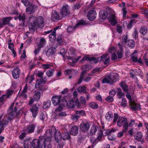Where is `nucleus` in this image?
<instances>
[{"label": "nucleus", "mask_w": 148, "mask_h": 148, "mask_svg": "<svg viewBox=\"0 0 148 148\" xmlns=\"http://www.w3.org/2000/svg\"><path fill=\"white\" fill-rule=\"evenodd\" d=\"M51 105V102L50 100H47L46 102H44L43 105V107L45 108H49Z\"/></svg>", "instance_id": "nucleus-45"}, {"label": "nucleus", "mask_w": 148, "mask_h": 148, "mask_svg": "<svg viewBox=\"0 0 148 148\" xmlns=\"http://www.w3.org/2000/svg\"><path fill=\"white\" fill-rule=\"evenodd\" d=\"M27 134L26 132H22L19 136V138L21 140H23L24 138L25 137L26 134Z\"/></svg>", "instance_id": "nucleus-56"}, {"label": "nucleus", "mask_w": 148, "mask_h": 148, "mask_svg": "<svg viewBox=\"0 0 148 148\" xmlns=\"http://www.w3.org/2000/svg\"><path fill=\"white\" fill-rule=\"evenodd\" d=\"M80 103H79L81 104H81L84 106L85 105L86 103V100L85 98L83 96H81L79 98Z\"/></svg>", "instance_id": "nucleus-43"}, {"label": "nucleus", "mask_w": 148, "mask_h": 148, "mask_svg": "<svg viewBox=\"0 0 148 148\" xmlns=\"http://www.w3.org/2000/svg\"><path fill=\"white\" fill-rule=\"evenodd\" d=\"M44 142L42 144V148H52V146L51 145V141L49 140H45V138H44Z\"/></svg>", "instance_id": "nucleus-24"}, {"label": "nucleus", "mask_w": 148, "mask_h": 148, "mask_svg": "<svg viewBox=\"0 0 148 148\" xmlns=\"http://www.w3.org/2000/svg\"><path fill=\"white\" fill-rule=\"evenodd\" d=\"M44 137L40 136L38 139H34L31 143L33 148H42V144L44 142Z\"/></svg>", "instance_id": "nucleus-3"}, {"label": "nucleus", "mask_w": 148, "mask_h": 148, "mask_svg": "<svg viewBox=\"0 0 148 148\" xmlns=\"http://www.w3.org/2000/svg\"><path fill=\"white\" fill-rule=\"evenodd\" d=\"M21 70L18 67L15 68L12 71V74L13 77L15 79L18 78L20 76L21 73Z\"/></svg>", "instance_id": "nucleus-16"}, {"label": "nucleus", "mask_w": 148, "mask_h": 148, "mask_svg": "<svg viewBox=\"0 0 148 148\" xmlns=\"http://www.w3.org/2000/svg\"><path fill=\"white\" fill-rule=\"evenodd\" d=\"M77 91L79 93H81L82 92L85 93L86 92V87L85 86H80L77 88Z\"/></svg>", "instance_id": "nucleus-34"}, {"label": "nucleus", "mask_w": 148, "mask_h": 148, "mask_svg": "<svg viewBox=\"0 0 148 148\" xmlns=\"http://www.w3.org/2000/svg\"><path fill=\"white\" fill-rule=\"evenodd\" d=\"M119 117L117 113H114V118L113 121V123H115L117 121Z\"/></svg>", "instance_id": "nucleus-55"}, {"label": "nucleus", "mask_w": 148, "mask_h": 148, "mask_svg": "<svg viewBox=\"0 0 148 148\" xmlns=\"http://www.w3.org/2000/svg\"><path fill=\"white\" fill-rule=\"evenodd\" d=\"M39 118L41 120H44L45 118V115L42 112L40 113L39 116Z\"/></svg>", "instance_id": "nucleus-64"}, {"label": "nucleus", "mask_w": 148, "mask_h": 148, "mask_svg": "<svg viewBox=\"0 0 148 148\" xmlns=\"http://www.w3.org/2000/svg\"><path fill=\"white\" fill-rule=\"evenodd\" d=\"M47 77H40L37 80L35 84V87L36 88L39 87L40 85L41 84H45L47 82Z\"/></svg>", "instance_id": "nucleus-14"}, {"label": "nucleus", "mask_w": 148, "mask_h": 148, "mask_svg": "<svg viewBox=\"0 0 148 148\" xmlns=\"http://www.w3.org/2000/svg\"><path fill=\"white\" fill-rule=\"evenodd\" d=\"M143 136L142 134L140 132L137 133L134 136L135 139L138 141L142 139Z\"/></svg>", "instance_id": "nucleus-38"}, {"label": "nucleus", "mask_w": 148, "mask_h": 148, "mask_svg": "<svg viewBox=\"0 0 148 148\" xmlns=\"http://www.w3.org/2000/svg\"><path fill=\"white\" fill-rule=\"evenodd\" d=\"M96 15L97 13L95 10H90L87 14V17L89 20L92 21L96 18Z\"/></svg>", "instance_id": "nucleus-15"}, {"label": "nucleus", "mask_w": 148, "mask_h": 148, "mask_svg": "<svg viewBox=\"0 0 148 148\" xmlns=\"http://www.w3.org/2000/svg\"><path fill=\"white\" fill-rule=\"evenodd\" d=\"M55 140L57 143H58L61 139V134L58 130H56L54 132Z\"/></svg>", "instance_id": "nucleus-22"}, {"label": "nucleus", "mask_w": 148, "mask_h": 148, "mask_svg": "<svg viewBox=\"0 0 148 148\" xmlns=\"http://www.w3.org/2000/svg\"><path fill=\"white\" fill-rule=\"evenodd\" d=\"M98 127L97 126L93 125L91 127L90 134L92 135L95 134V132L97 130Z\"/></svg>", "instance_id": "nucleus-35"}, {"label": "nucleus", "mask_w": 148, "mask_h": 148, "mask_svg": "<svg viewBox=\"0 0 148 148\" xmlns=\"http://www.w3.org/2000/svg\"><path fill=\"white\" fill-rule=\"evenodd\" d=\"M78 128L77 126H73L72 127L70 131V134L73 136H76L78 133Z\"/></svg>", "instance_id": "nucleus-25"}, {"label": "nucleus", "mask_w": 148, "mask_h": 148, "mask_svg": "<svg viewBox=\"0 0 148 148\" xmlns=\"http://www.w3.org/2000/svg\"><path fill=\"white\" fill-rule=\"evenodd\" d=\"M90 126V122H83L80 125V130L82 132L85 133L88 132Z\"/></svg>", "instance_id": "nucleus-10"}, {"label": "nucleus", "mask_w": 148, "mask_h": 148, "mask_svg": "<svg viewBox=\"0 0 148 148\" xmlns=\"http://www.w3.org/2000/svg\"><path fill=\"white\" fill-rule=\"evenodd\" d=\"M147 28L146 27L143 26L141 27L140 29V32L142 35H145L147 32Z\"/></svg>", "instance_id": "nucleus-40"}, {"label": "nucleus", "mask_w": 148, "mask_h": 148, "mask_svg": "<svg viewBox=\"0 0 148 148\" xmlns=\"http://www.w3.org/2000/svg\"><path fill=\"white\" fill-rule=\"evenodd\" d=\"M120 85L121 87L122 88L123 90L126 93H128V86L125 83L123 82H122Z\"/></svg>", "instance_id": "nucleus-29"}, {"label": "nucleus", "mask_w": 148, "mask_h": 148, "mask_svg": "<svg viewBox=\"0 0 148 148\" xmlns=\"http://www.w3.org/2000/svg\"><path fill=\"white\" fill-rule=\"evenodd\" d=\"M34 79V77L33 76H31L30 77L27 76L26 79V81L29 83V84H30L32 83V81Z\"/></svg>", "instance_id": "nucleus-53"}, {"label": "nucleus", "mask_w": 148, "mask_h": 148, "mask_svg": "<svg viewBox=\"0 0 148 148\" xmlns=\"http://www.w3.org/2000/svg\"><path fill=\"white\" fill-rule=\"evenodd\" d=\"M18 20L20 21H21V23L22 25H24L25 19V14H20L18 16Z\"/></svg>", "instance_id": "nucleus-31"}, {"label": "nucleus", "mask_w": 148, "mask_h": 148, "mask_svg": "<svg viewBox=\"0 0 148 148\" xmlns=\"http://www.w3.org/2000/svg\"><path fill=\"white\" fill-rule=\"evenodd\" d=\"M105 100L109 102H112L114 101V99L113 97L111 96H108L105 99Z\"/></svg>", "instance_id": "nucleus-58"}, {"label": "nucleus", "mask_w": 148, "mask_h": 148, "mask_svg": "<svg viewBox=\"0 0 148 148\" xmlns=\"http://www.w3.org/2000/svg\"><path fill=\"white\" fill-rule=\"evenodd\" d=\"M52 129L51 130H47L45 133V136H42L45 138V140H49L50 141H51V138L52 136Z\"/></svg>", "instance_id": "nucleus-20"}, {"label": "nucleus", "mask_w": 148, "mask_h": 148, "mask_svg": "<svg viewBox=\"0 0 148 148\" xmlns=\"http://www.w3.org/2000/svg\"><path fill=\"white\" fill-rule=\"evenodd\" d=\"M78 101L77 100L76 102H75L73 99L69 101L68 103L66 105H67L68 107L70 108H74L75 106H76L78 108H81V104L78 102Z\"/></svg>", "instance_id": "nucleus-13"}, {"label": "nucleus", "mask_w": 148, "mask_h": 148, "mask_svg": "<svg viewBox=\"0 0 148 148\" xmlns=\"http://www.w3.org/2000/svg\"><path fill=\"white\" fill-rule=\"evenodd\" d=\"M57 40L58 43L61 44L62 42V36L61 35L59 36L57 38Z\"/></svg>", "instance_id": "nucleus-62"}, {"label": "nucleus", "mask_w": 148, "mask_h": 148, "mask_svg": "<svg viewBox=\"0 0 148 148\" xmlns=\"http://www.w3.org/2000/svg\"><path fill=\"white\" fill-rule=\"evenodd\" d=\"M108 54H103L102 56L95 58L94 61L97 63L98 62H103L105 65L107 64L110 62V58L109 57L107 58Z\"/></svg>", "instance_id": "nucleus-6"}, {"label": "nucleus", "mask_w": 148, "mask_h": 148, "mask_svg": "<svg viewBox=\"0 0 148 148\" xmlns=\"http://www.w3.org/2000/svg\"><path fill=\"white\" fill-rule=\"evenodd\" d=\"M117 125L120 127L122 126L123 129H125L124 130L125 131L126 129H127L128 127V122L127 119L126 117L123 116H119L117 122Z\"/></svg>", "instance_id": "nucleus-4"}, {"label": "nucleus", "mask_w": 148, "mask_h": 148, "mask_svg": "<svg viewBox=\"0 0 148 148\" xmlns=\"http://www.w3.org/2000/svg\"><path fill=\"white\" fill-rule=\"evenodd\" d=\"M81 68L82 69L84 70L83 71H86H86L89 70L91 69V66L88 64L83 66Z\"/></svg>", "instance_id": "nucleus-46"}, {"label": "nucleus", "mask_w": 148, "mask_h": 148, "mask_svg": "<svg viewBox=\"0 0 148 148\" xmlns=\"http://www.w3.org/2000/svg\"><path fill=\"white\" fill-rule=\"evenodd\" d=\"M117 75L114 73L110 74L109 76L106 78H104L102 81V83H110L115 82L117 81Z\"/></svg>", "instance_id": "nucleus-5"}, {"label": "nucleus", "mask_w": 148, "mask_h": 148, "mask_svg": "<svg viewBox=\"0 0 148 148\" xmlns=\"http://www.w3.org/2000/svg\"><path fill=\"white\" fill-rule=\"evenodd\" d=\"M86 57V60L87 61H93L95 59V57H90L89 55H86L85 56Z\"/></svg>", "instance_id": "nucleus-59"}, {"label": "nucleus", "mask_w": 148, "mask_h": 148, "mask_svg": "<svg viewBox=\"0 0 148 148\" xmlns=\"http://www.w3.org/2000/svg\"><path fill=\"white\" fill-rule=\"evenodd\" d=\"M45 40L43 38H41L40 42L38 44V46L40 47H42L45 44Z\"/></svg>", "instance_id": "nucleus-41"}, {"label": "nucleus", "mask_w": 148, "mask_h": 148, "mask_svg": "<svg viewBox=\"0 0 148 148\" xmlns=\"http://www.w3.org/2000/svg\"><path fill=\"white\" fill-rule=\"evenodd\" d=\"M118 92L117 94V96L118 98L121 99L124 98L125 94L122 93V90L120 88H117Z\"/></svg>", "instance_id": "nucleus-32"}, {"label": "nucleus", "mask_w": 148, "mask_h": 148, "mask_svg": "<svg viewBox=\"0 0 148 148\" xmlns=\"http://www.w3.org/2000/svg\"><path fill=\"white\" fill-rule=\"evenodd\" d=\"M122 99V101L121 103V106L122 107H125L127 105V103L126 99L125 98Z\"/></svg>", "instance_id": "nucleus-49"}, {"label": "nucleus", "mask_w": 148, "mask_h": 148, "mask_svg": "<svg viewBox=\"0 0 148 148\" xmlns=\"http://www.w3.org/2000/svg\"><path fill=\"white\" fill-rule=\"evenodd\" d=\"M62 110L56 111V112L55 116L56 119H60L65 117L67 115V114L65 111H61Z\"/></svg>", "instance_id": "nucleus-17"}, {"label": "nucleus", "mask_w": 148, "mask_h": 148, "mask_svg": "<svg viewBox=\"0 0 148 148\" xmlns=\"http://www.w3.org/2000/svg\"><path fill=\"white\" fill-rule=\"evenodd\" d=\"M21 2L23 3L25 6H27L31 3L28 0H21Z\"/></svg>", "instance_id": "nucleus-57"}, {"label": "nucleus", "mask_w": 148, "mask_h": 148, "mask_svg": "<svg viewBox=\"0 0 148 148\" xmlns=\"http://www.w3.org/2000/svg\"><path fill=\"white\" fill-rule=\"evenodd\" d=\"M76 113L77 114H79V116L80 117L81 116H84L85 115V111L83 110H77L76 111Z\"/></svg>", "instance_id": "nucleus-52"}, {"label": "nucleus", "mask_w": 148, "mask_h": 148, "mask_svg": "<svg viewBox=\"0 0 148 148\" xmlns=\"http://www.w3.org/2000/svg\"><path fill=\"white\" fill-rule=\"evenodd\" d=\"M24 148H32L31 143L28 140H25L24 141Z\"/></svg>", "instance_id": "nucleus-36"}, {"label": "nucleus", "mask_w": 148, "mask_h": 148, "mask_svg": "<svg viewBox=\"0 0 148 148\" xmlns=\"http://www.w3.org/2000/svg\"><path fill=\"white\" fill-rule=\"evenodd\" d=\"M133 103H131L132 105L130 106V108H132L133 110L134 111H137L141 109L139 104L136 103L134 101H133Z\"/></svg>", "instance_id": "nucleus-27"}, {"label": "nucleus", "mask_w": 148, "mask_h": 148, "mask_svg": "<svg viewBox=\"0 0 148 148\" xmlns=\"http://www.w3.org/2000/svg\"><path fill=\"white\" fill-rule=\"evenodd\" d=\"M86 24L84 21L83 20L80 21L75 26V28H76L78 27L80 25H84Z\"/></svg>", "instance_id": "nucleus-44"}, {"label": "nucleus", "mask_w": 148, "mask_h": 148, "mask_svg": "<svg viewBox=\"0 0 148 148\" xmlns=\"http://www.w3.org/2000/svg\"><path fill=\"white\" fill-rule=\"evenodd\" d=\"M61 96H53L52 98V103L53 106H56L59 105V107L56 109V111L62 110V108L66 105L67 103L66 99L65 98L62 99L60 101Z\"/></svg>", "instance_id": "nucleus-2"}, {"label": "nucleus", "mask_w": 148, "mask_h": 148, "mask_svg": "<svg viewBox=\"0 0 148 148\" xmlns=\"http://www.w3.org/2000/svg\"><path fill=\"white\" fill-rule=\"evenodd\" d=\"M76 28H75V26L73 27V26H70L68 27L67 29V31L69 32H72Z\"/></svg>", "instance_id": "nucleus-61"}, {"label": "nucleus", "mask_w": 148, "mask_h": 148, "mask_svg": "<svg viewBox=\"0 0 148 148\" xmlns=\"http://www.w3.org/2000/svg\"><path fill=\"white\" fill-rule=\"evenodd\" d=\"M12 18L10 17H5L1 19L0 18V29L3 28L4 25H9L10 21L12 20Z\"/></svg>", "instance_id": "nucleus-11"}, {"label": "nucleus", "mask_w": 148, "mask_h": 148, "mask_svg": "<svg viewBox=\"0 0 148 148\" xmlns=\"http://www.w3.org/2000/svg\"><path fill=\"white\" fill-rule=\"evenodd\" d=\"M56 49L54 47H51L48 49L46 52V55L48 57L52 56L56 53Z\"/></svg>", "instance_id": "nucleus-19"}, {"label": "nucleus", "mask_w": 148, "mask_h": 148, "mask_svg": "<svg viewBox=\"0 0 148 148\" xmlns=\"http://www.w3.org/2000/svg\"><path fill=\"white\" fill-rule=\"evenodd\" d=\"M44 25V18L42 16H40L36 18L35 16H32L29 18L28 26L31 32H34L37 26L42 28Z\"/></svg>", "instance_id": "nucleus-1"}, {"label": "nucleus", "mask_w": 148, "mask_h": 148, "mask_svg": "<svg viewBox=\"0 0 148 148\" xmlns=\"http://www.w3.org/2000/svg\"><path fill=\"white\" fill-rule=\"evenodd\" d=\"M38 8L37 5L31 3L26 8V11L28 14H33L36 11Z\"/></svg>", "instance_id": "nucleus-9"}, {"label": "nucleus", "mask_w": 148, "mask_h": 148, "mask_svg": "<svg viewBox=\"0 0 148 148\" xmlns=\"http://www.w3.org/2000/svg\"><path fill=\"white\" fill-rule=\"evenodd\" d=\"M6 97L7 96L6 95H3L0 98V107L3 104Z\"/></svg>", "instance_id": "nucleus-50"}, {"label": "nucleus", "mask_w": 148, "mask_h": 148, "mask_svg": "<svg viewBox=\"0 0 148 148\" xmlns=\"http://www.w3.org/2000/svg\"><path fill=\"white\" fill-rule=\"evenodd\" d=\"M99 15L100 18L103 19H105L108 17V12L106 10H101L100 11Z\"/></svg>", "instance_id": "nucleus-18"}, {"label": "nucleus", "mask_w": 148, "mask_h": 148, "mask_svg": "<svg viewBox=\"0 0 148 148\" xmlns=\"http://www.w3.org/2000/svg\"><path fill=\"white\" fill-rule=\"evenodd\" d=\"M40 107L39 104L36 103L33 105L32 108L30 109V111L32 112L34 117L35 118L37 115Z\"/></svg>", "instance_id": "nucleus-12"}, {"label": "nucleus", "mask_w": 148, "mask_h": 148, "mask_svg": "<svg viewBox=\"0 0 148 148\" xmlns=\"http://www.w3.org/2000/svg\"><path fill=\"white\" fill-rule=\"evenodd\" d=\"M54 72V70L53 69H51L50 70L47 71L46 73V75L48 77H51L53 75Z\"/></svg>", "instance_id": "nucleus-48"}, {"label": "nucleus", "mask_w": 148, "mask_h": 148, "mask_svg": "<svg viewBox=\"0 0 148 148\" xmlns=\"http://www.w3.org/2000/svg\"><path fill=\"white\" fill-rule=\"evenodd\" d=\"M126 97L127 98V99L129 100L130 103H133V102L134 101L131 98V96L130 95V94L129 93L126 95Z\"/></svg>", "instance_id": "nucleus-63"}, {"label": "nucleus", "mask_w": 148, "mask_h": 148, "mask_svg": "<svg viewBox=\"0 0 148 148\" xmlns=\"http://www.w3.org/2000/svg\"><path fill=\"white\" fill-rule=\"evenodd\" d=\"M127 45L130 47L131 48H133L135 46V42L132 40H129L127 42Z\"/></svg>", "instance_id": "nucleus-33"}, {"label": "nucleus", "mask_w": 148, "mask_h": 148, "mask_svg": "<svg viewBox=\"0 0 148 148\" xmlns=\"http://www.w3.org/2000/svg\"><path fill=\"white\" fill-rule=\"evenodd\" d=\"M113 117V113L111 111H109L107 113L105 116V118L106 119H109L110 118H112Z\"/></svg>", "instance_id": "nucleus-42"}, {"label": "nucleus", "mask_w": 148, "mask_h": 148, "mask_svg": "<svg viewBox=\"0 0 148 148\" xmlns=\"http://www.w3.org/2000/svg\"><path fill=\"white\" fill-rule=\"evenodd\" d=\"M1 122L2 124V127H5L8 124V122H9L8 120L3 119L2 121H0V123Z\"/></svg>", "instance_id": "nucleus-54"}, {"label": "nucleus", "mask_w": 148, "mask_h": 148, "mask_svg": "<svg viewBox=\"0 0 148 148\" xmlns=\"http://www.w3.org/2000/svg\"><path fill=\"white\" fill-rule=\"evenodd\" d=\"M14 105V104H12L11 106L9 108L8 111V113L9 112H10L11 113H12L13 114H14V112H16L17 109L16 106L14 107V109L13 110Z\"/></svg>", "instance_id": "nucleus-39"}, {"label": "nucleus", "mask_w": 148, "mask_h": 148, "mask_svg": "<svg viewBox=\"0 0 148 148\" xmlns=\"http://www.w3.org/2000/svg\"><path fill=\"white\" fill-rule=\"evenodd\" d=\"M70 8L68 5H63L60 12L62 18L66 17L69 16L70 14Z\"/></svg>", "instance_id": "nucleus-7"}, {"label": "nucleus", "mask_w": 148, "mask_h": 148, "mask_svg": "<svg viewBox=\"0 0 148 148\" xmlns=\"http://www.w3.org/2000/svg\"><path fill=\"white\" fill-rule=\"evenodd\" d=\"M124 130H125V129H123L122 132H121L118 133L117 135V136L118 137H120L122 136L123 135V133L124 132H126L127 130V129H126V130H125V131Z\"/></svg>", "instance_id": "nucleus-60"}, {"label": "nucleus", "mask_w": 148, "mask_h": 148, "mask_svg": "<svg viewBox=\"0 0 148 148\" xmlns=\"http://www.w3.org/2000/svg\"><path fill=\"white\" fill-rule=\"evenodd\" d=\"M89 106L91 108L94 109H97L99 106L98 104L94 102H91L89 104Z\"/></svg>", "instance_id": "nucleus-37"}, {"label": "nucleus", "mask_w": 148, "mask_h": 148, "mask_svg": "<svg viewBox=\"0 0 148 148\" xmlns=\"http://www.w3.org/2000/svg\"><path fill=\"white\" fill-rule=\"evenodd\" d=\"M37 126L36 124H29L28 125L25 127L23 131L26 132L27 134H32L34 132L35 128Z\"/></svg>", "instance_id": "nucleus-8"}, {"label": "nucleus", "mask_w": 148, "mask_h": 148, "mask_svg": "<svg viewBox=\"0 0 148 148\" xmlns=\"http://www.w3.org/2000/svg\"><path fill=\"white\" fill-rule=\"evenodd\" d=\"M103 132L101 130H100L98 133V136L97 138V139L98 141L101 140L103 137Z\"/></svg>", "instance_id": "nucleus-47"}, {"label": "nucleus", "mask_w": 148, "mask_h": 148, "mask_svg": "<svg viewBox=\"0 0 148 148\" xmlns=\"http://www.w3.org/2000/svg\"><path fill=\"white\" fill-rule=\"evenodd\" d=\"M62 18V16H60L56 11H54L51 16L52 20L54 21H56L57 20H60Z\"/></svg>", "instance_id": "nucleus-21"}, {"label": "nucleus", "mask_w": 148, "mask_h": 148, "mask_svg": "<svg viewBox=\"0 0 148 148\" xmlns=\"http://www.w3.org/2000/svg\"><path fill=\"white\" fill-rule=\"evenodd\" d=\"M49 38L50 41L52 42L55 41L56 39V34L55 31H53L49 35Z\"/></svg>", "instance_id": "nucleus-30"}, {"label": "nucleus", "mask_w": 148, "mask_h": 148, "mask_svg": "<svg viewBox=\"0 0 148 148\" xmlns=\"http://www.w3.org/2000/svg\"><path fill=\"white\" fill-rule=\"evenodd\" d=\"M109 21L111 25L114 26L117 23V21L115 18V16L113 14H110L109 16Z\"/></svg>", "instance_id": "nucleus-23"}, {"label": "nucleus", "mask_w": 148, "mask_h": 148, "mask_svg": "<svg viewBox=\"0 0 148 148\" xmlns=\"http://www.w3.org/2000/svg\"><path fill=\"white\" fill-rule=\"evenodd\" d=\"M61 138L64 140H68L71 138V136L68 132H64L61 134Z\"/></svg>", "instance_id": "nucleus-26"}, {"label": "nucleus", "mask_w": 148, "mask_h": 148, "mask_svg": "<svg viewBox=\"0 0 148 148\" xmlns=\"http://www.w3.org/2000/svg\"><path fill=\"white\" fill-rule=\"evenodd\" d=\"M8 113L9 114V115L7 117V120L9 122V121H11L13 118H14V117L12 113L9 112V113L8 112Z\"/></svg>", "instance_id": "nucleus-51"}, {"label": "nucleus", "mask_w": 148, "mask_h": 148, "mask_svg": "<svg viewBox=\"0 0 148 148\" xmlns=\"http://www.w3.org/2000/svg\"><path fill=\"white\" fill-rule=\"evenodd\" d=\"M86 73V72L85 71H83L82 72L81 75L78 79L77 84H79L81 83Z\"/></svg>", "instance_id": "nucleus-28"}]
</instances>
